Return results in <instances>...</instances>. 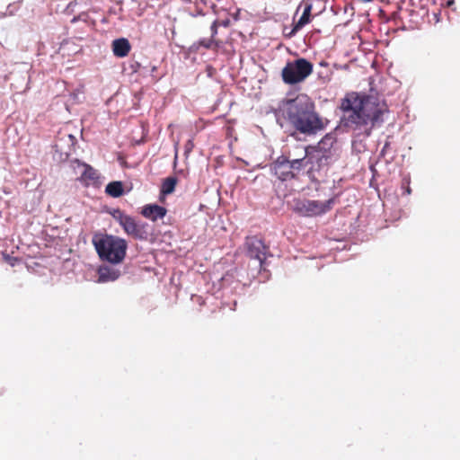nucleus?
I'll return each mask as SVG.
<instances>
[{"label": "nucleus", "instance_id": "1", "mask_svg": "<svg viewBox=\"0 0 460 460\" xmlns=\"http://www.w3.org/2000/svg\"><path fill=\"white\" fill-rule=\"evenodd\" d=\"M340 124L360 141L368 137L376 126L384 122V100L371 89L368 94L350 93L341 99Z\"/></svg>", "mask_w": 460, "mask_h": 460}, {"label": "nucleus", "instance_id": "2", "mask_svg": "<svg viewBox=\"0 0 460 460\" xmlns=\"http://www.w3.org/2000/svg\"><path fill=\"white\" fill-rule=\"evenodd\" d=\"M274 115L280 128L292 137H313L325 128L314 102L304 93L282 100Z\"/></svg>", "mask_w": 460, "mask_h": 460}, {"label": "nucleus", "instance_id": "3", "mask_svg": "<svg viewBox=\"0 0 460 460\" xmlns=\"http://www.w3.org/2000/svg\"><path fill=\"white\" fill-rule=\"evenodd\" d=\"M92 243L99 258L111 264H120L127 253L128 243L117 235L95 233Z\"/></svg>", "mask_w": 460, "mask_h": 460}, {"label": "nucleus", "instance_id": "4", "mask_svg": "<svg viewBox=\"0 0 460 460\" xmlns=\"http://www.w3.org/2000/svg\"><path fill=\"white\" fill-rule=\"evenodd\" d=\"M334 137L326 135L317 146H308L309 167L307 175L313 181H319L325 177L329 166L334 162V156L330 148L326 146H332Z\"/></svg>", "mask_w": 460, "mask_h": 460}, {"label": "nucleus", "instance_id": "5", "mask_svg": "<svg viewBox=\"0 0 460 460\" xmlns=\"http://www.w3.org/2000/svg\"><path fill=\"white\" fill-rule=\"evenodd\" d=\"M245 246L246 254L254 264V267L256 269L258 268V273H265V279H268L266 259L268 256H272L269 252V247L266 246L264 242L257 236L247 237Z\"/></svg>", "mask_w": 460, "mask_h": 460}, {"label": "nucleus", "instance_id": "6", "mask_svg": "<svg viewBox=\"0 0 460 460\" xmlns=\"http://www.w3.org/2000/svg\"><path fill=\"white\" fill-rule=\"evenodd\" d=\"M313 72V64L306 58H299L288 62L282 69V78L286 84H294L304 81Z\"/></svg>", "mask_w": 460, "mask_h": 460}, {"label": "nucleus", "instance_id": "7", "mask_svg": "<svg viewBox=\"0 0 460 460\" xmlns=\"http://www.w3.org/2000/svg\"><path fill=\"white\" fill-rule=\"evenodd\" d=\"M335 203V198L325 201L303 199L295 203L294 211L302 217H318L330 211Z\"/></svg>", "mask_w": 460, "mask_h": 460}, {"label": "nucleus", "instance_id": "8", "mask_svg": "<svg viewBox=\"0 0 460 460\" xmlns=\"http://www.w3.org/2000/svg\"><path fill=\"white\" fill-rule=\"evenodd\" d=\"M125 233L133 236L137 240L146 241L151 235V226L141 221H136L135 218L129 215L119 225Z\"/></svg>", "mask_w": 460, "mask_h": 460}, {"label": "nucleus", "instance_id": "9", "mask_svg": "<svg viewBox=\"0 0 460 460\" xmlns=\"http://www.w3.org/2000/svg\"><path fill=\"white\" fill-rule=\"evenodd\" d=\"M270 172L279 180L285 181L294 179V173L291 169L289 157L286 155L279 156L273 163L270 164Z\"/></svg>", "mask_w": 460, "mask_h": 460}, {"label": "nucleus", "instance_id": "10", "mask_svg": "<svg viewBox=\"0 0 460 460\" xmlns=\"http://www.w3.org/2000/svg\"><path fill=\"white\" fill-rule=\"evenodd\" d=\"M76 138L72 134H68L64 137L59 138L55 144L54 158L59 162L66 161L72 154Z\"/></svg>", "mask_w": 460, "mask_h": 460}, {"label": "nucleus", "instance_id": "11", "mask_svg": "<svg viewBox=\"0 0 460 460\" xmlns=\"http://www.w3.org/2000/svg\"><path fill=\"white\" fill-rule=\"evenodd\" d=\"M119 264L101 265L97 270L98 282L106 283L117 280L122 271L117 267Z\"/></svg>", "mask_w": 460, "mask_h": 460}, {"label": "nucleus", "instance_id": "12", "mask_svg": "<svg viewBox=\"0 0 460 460\" xmlns=\"http://www.w3.org/2000/svg\"><path fill=\"white\" fill-rule=\"evenodd\" d=\"M166 208L157 204H147L143 207L141 214L152 221L162 219L166 215Z\"/></svg>", "mask_w": 460, "mask_h": 460}, {"label": "nucleus", "instance_id": "13", "mask_svg": "<svg viewBox=\"0 0 460 460\" xmlns=\"http://www.w3.org/2000/svg\"><path fill=\"white\" fill-rule=\"evenodd\" d=\"M304 155L300 158H289V162L291 164V169L294 173V178L296 177V175L305 169H308L309 167V155H308V146L303 148L302 150Z\"/></svg>", "mask_w": 460, "mask_h": 460}, {"label": "nucleus", "instance_id": "14", "mask_svg": "<svg viewBox=\"0 0 460 460\" xmlns=\"http://www.w3.org/2000/svg\"><path fill=\"white\" fill-rule=\"evenodd\" d=\"M112 51L115 57L124 58L128 56L131 49V45L128 39L119 38L112 41Z\"/></svg>", "mask_w": 460, "mask_h": 460}, {"label": "nucleus", "instance_id": "15", "mask_svg": "<svg viewBox=\"0 0 460 460\" xmlns=\"http://www.w3.org/2000/svg\"><path fill=\"white\" fill-rule=\"evenodd\" d=\"M75 163L77 164V168L80 170L81 179L83 181H93L98 178L97 171L94 168H93L91 165L86 164L84 163H80L78 160H75Z\"/></svg>", "mask_w": 460, "mask_h": 460}, {"label": "nucleus", "instance_id": "16", "mask_svg": "<svg viewBox=\"0 0 460 460\" xmlns=\"http://www.w3.org/2000/svg\"><path fill=\"white\" fill-rule=\"evenodd\" d=\"M309 22L310 19L307 16L302 14L300 18L294 22V25L289 32H286L287 28L283 29V35L288 39H291L297 33V31H299L303 27H305Z\"/></svg>", "mask_w": 460, "mask_h": 460}, {"label": "nucleus", "instance_id": "17", "mask_svg": "<svg viewBox=\"0 0 460 460\" xmlns=\"http://www.w3.org/2000/svg\"><path fill=\"white\" fill-rule=\"evenodd\" d=\"M105 192L112 197L119 198L124 194L123 183L120 181H114L108 183L105 187Z\"/></svg>", "mask_w": 460, "mask_h": 460}, {"label": "nucleus", "instance_id": "18", "mask_svg": "<svg viewBox=\"0 0 460 460\" xmlns=\"http://www.w3.org/2000/svg\"><path fill=\"white\" fill-rule=\"evenodd\" d=\"M177 184V178L171 176L167 177L164 180L161 187V194L169 195L174 191L175 186Z\"/></svg>", "mask_w": 460, "mask_h": 460}, {"label": "nucleus", "instance_id": "19", "mask_svg": "<svg viewBox=\"0 0 460 460\" xmlns=\"http://www.w3.org/2000/svg\"><path fill=\"white\" fill-rule=\"evenodd\" d=\"M214 43L213 38H204L200 39L197 42L193 43L191 46L192 49H199V47H202L206 49H211Z\"/></svg>", "mask_w": 460, "mask_h": 460}, {"label": "nucleus", "instance_id": "20", "mask_svg": "<svg viewBox=\"0 0 460 460\" xmlns=\"http://www.w3.org/2000/svg\"><path fill=\"white\" fill-rule=\"evenodd\" d=\"M411 184V175L410 173H406L402 175L401 189L402 190V194L410 195L411 193V189L410 187Z\"/></svg>", "mask_w": 460, "mask_h": 460}, {"label": "nucleus", "instance_id": "21", "mask_svg": "<svg viewBox=\"0 0 460 460\" xmlns=\"http://www.w3.org/2000/svg\"><path fill=\"white\" fill-rule=\"evenodd\" d=\"M157 71V66L155 65L149 66H143V71H141V74L144 75H149L154 80L157 81L161 78L160 75H155V72Z\"/></svg>", "mask_w": 460, "mask_h": 460}, {"label": "nucleus", "instance_id": "22", "mask_svg": "<svg viewBox=\"0 0 460 460\" xmlns=\"http://www.w3.org/2000/svg\"><path fill=\"white\" fill-rule=\"evenodd\" d=\"M111 215L119 225L128 217V215L125 214L124 211L120 210L119 208L113 209Z\"/></svg>", "mask_w": 460, "mask_h": 460}, {"label": "nucleus", "instance_id": "23", "mask_svg": "<svg viewBox=\"0 0 460 460\" xmlns=\"http://www.w3.org/2000/svg\"><path fill=\"white\" fill-rule=\"evenodd\" d=\"M303 7V13L302 14L303 15H305L307 16L309 19H311V11H312V4H309V3H305L301 5H299V7L297 8L296 10V13L298 12V10Z\"/></svg>", "mask_w": 460, "mask_h": 460}, {"label": "nucleus", "instance_id": "24", "mask_svg": "<svg viewBox=\"0 0 460 460\" xmlns=\"http://www.w3.org/2000/svg\"><path fill=\"white\" fill-rule=\"evenodd\" d=\"M4 261L9 264L11 265L12 267L15 266L16 263L18 262V258L16 257H13L9 254H4Z\"/></svg>", "mask_w": 460, "mask_h": 460}, {"label": "nucleus", "instance_id": "25", "mask_svg": "<svg viewBox=\"0 0 460 460\" xmlns=\"http://www.w3.org/2000/svg\"><path fill=\"white\" fill-rule=\"evenodd\" d=\"M77 4V2L76 1H72L70 2L67 5H66V13L70 14L72 13H74L75 11V7L76 6Z\"/></svg>", "mask_w": 460, "mask_h": 460}, {"label": "nucleus", "instance_id": "26", "mask_svg": "<svg viewBox=\"0 0 460 460\" xmlns=\"http://www.w3.org/2000/svg\"><path fill=\"white\" fill-rule=\"evenodd\" d=\"M211 38H214L217 33V22L214 21L210 26Z\"/></svg>", "mask_w": 460, "mask_h": 460}, {"label": "nucleus", "instance_id": "27", "mask_svg": "<svg viewBox=\"0 0 460 460\" xmlns=\"http://www.w3.org/2000/svg\"><path fill=\"white\" fill-rule=\"evenodd\" d=\"M194 147V144H193V141L192 140H188L187 143L185 144V153L186 154H189L190 152H191V150L193 149Z\"/></svg>", "mask_w": 460, "mask_h": 460}, {"label": "nucleus", "instance_id": "28", "mask_svg": "<svg viewBox=\"0 0 460 460\" xmlns=\"http://www.w3.org/2000/svg\"><path fill=\"white\" fill-rule=\"evenodd\" d=\"M85 17H86V14L84 13H80L79 15L77 16H75L72 20H71V22L72 23H75L76 22L80 21V20H85Z\"/></svg>", "mask_w": 460, "mask_h": 460}, {"label": "nucleus", "instance_id": "29", "mask_svg": "<svg viewBox=\"0 0 460 460\" xmlns=\"http://www.w3.org/2000/svg\"><path fill=\"white\" fill-rule=\"evenodd\" d=\"M133 67L136 72L138 71L139 73H141V71H143V66L138 62H137L136 66H134Z\"/></svg>", "mask_w": 460, "mask_h": 460}, {"label": "nucleus", "instance_id": "30", "mask_svg": "<svg viewBox=\"0 0 460 460\" xmlns=\"http://www.w3.org/2000/svg\"><path fill=\"white\" fill-rule=\"evenodd\" d=\"M455 4V0H447L446 5L451 7Z\"/></svg>", "mask_w": 460, "mask_h": 460}, {"label": "nucleus", "instance_id": "31", "mask_svg": "<svg viewBox=\"0 0 460 460\" xmlns=\"http://www.w3.org/2000/svg\"><path fill=\"white\" fill-rule=\"evenodd\" d=\"M222 25L223 26H227L228 25V21H223L222 22Z\"/></svg>", "mask_w": 460, "mask_h": 460}, {"label": "nucleus", "instance_id": "32", "mask_svg": "<svg viewBox=\"0 0 460 460\" xmlns=\"http://www.w3.org/2000/svg\"><path fill=\"white\" fill-rule=\"evenodd\" d=\"M284 28H287L286 30V32H289L291 29H289L288 27L285 26Z\"/></svg>", "mask_w": 460, "mask_h": 460}, {"label": "nucleus", "instance_id": "33", "mask_svg": "<svg viewBox=\"0 0 460 460\" xmlns=\"http://www.w3.org/2000/svg\"><path fill=\"white\" fill-rule=\"evenodd\" d=\"M321 66H325L324 62L320 63Z\"/></svg>", "mask_w": 460, "mask_h": 460}]
</instances>
